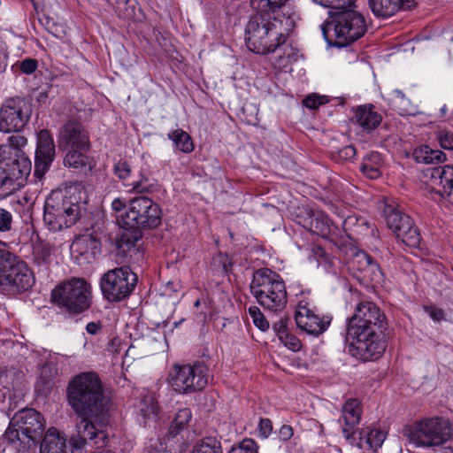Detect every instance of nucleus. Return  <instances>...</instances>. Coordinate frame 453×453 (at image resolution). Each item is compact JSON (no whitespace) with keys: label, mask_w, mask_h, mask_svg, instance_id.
<instances>
[{"label":"nucleus","mask_w":453,"mask_h":453,"mask_svg":"<svg viewBox=\"0 0 453 453\" xmlns=\"http://www.w3.org/2000/svg\"><path fill=\"white\" fill-rule=\"evenodd\" d=\"M288 0H250L257 11L246 26V46L257 54L275 53L274 68L281 70L297 60L296 50L286 40L295 27L294 18L283 8Z\"/></svg>","instance_id":"obj_1"},{"label":"nucleus","mask_w":453,"mask_h":453,"mask_svg":"<svg viewBox=\"0 0 453 453\" xmlns=\"http://www.w3.org/2000/svg\"><path fill=\"white\" fill-rule=\"evenodd\" d=\"M387 321L384 313L372 302H360L348 319L346 340L349 352L363 360L378 359L386 349L384 331Z\"/></svg>","instance_id":"obj_2"},{"label":"nucleus","mask_w":453,"mask_h":453,"mask_svg":"<svg viewBox=\"0 0 453 453\" xmlns=\"http://www.w3.org/2000/svg\"><path fill=\"white\" fill-rule=\"evenodd\" d=\"M68 403L77 416H96L107 412V397L96 373L82 372L70 381Z\"/></svg>","instance_id":"obj_3"},{"label":"nucleus","mask_w":453,"mask_h":453,"mask_svg":"<svg viewBox=\"0 0 453 453\" xmlns=\"http://www.w3.org/2000/svg\"><path fill=\"white\" fill-rule=\"evenodd\" d=\"M27 139L22 135H12L0 146V188L4 193H13L31 172V161L20 150Z\"/></svg>","instance_id":"obj_4"},{"label":"nucleus","mask_w":453,"mask_h":453,"mask_svg":"<svg viewBox=\"0 0 453 453\" xmlns=\"http://www.w3.org/2000/svg\"><path fill=\"white\" fill-rule=\"evenodd\" d=\"M81 192L72 188L57 189L46 197L43 207V222L47 228L58 232L73 226L81 216Z\"/></svg>","instance_id":"obj_5"},{"label":"nucleus","mask_w":453,"mask_h":453,"mask_svg":"<svg viewBox=\"0 0 453 453\" xmlns=\"http://www.w3.org/2000/svg\"><path fill=\"white\" fill-rule=\"evenodd\" d=\"M330 15L322 25V33L327 41L334 39V45L346 47L365 35L367 25L365 16L350 7L341 9Z\"/></svg>","instance_id":"obj_6"},{"label":"nucleus","mask_w":453,"mask_h":453,"mask_svg":"<svg viewBox=\"0 0 453 453\" xmlns=\"http://www.w3.org/2000/svg\"><path fill=\"white\" fill-rule=\"evenodd\" d=\"M45 432V420L35 409L19 411L11 419L4 437L18 451H28Z\"/></svg>","instance_id":"obj_7"},{"label":"nucleus","mask_w":453,"mask_h":453,"mask_svg":"<svg viewBox=\"0 0 453 453\" xmlns=\"http://www.w3.org/2000/svg\"><path fill=\"white\" fill-rule=\"evenodd\" d=\"M250 291L257 302L267 311L279 312L287 305L285 283L280 274L271 269L260 268L255 271Z\"/></svg>","instance_id":"obj_8"},{"label":"nucleus","mask_w":453,"mask_h":453,"mask_svg":"<svg viewBox=\"0 0 453 453\" xmlns=\"http://www.w3.org/2000/svg\"><path fill=\"white\" fill-rule=\"evenodd\" d=\"M403 435L417 447L440 446L451 436L449 420L443 418H425L403 428Z\"/></svg>","instance_id":"obj_9"},{"label":"nucleus","mask_w":453,"mask_h":453,"mask_svg":"<svg viewBox=\"0 0 453 453\" xmlns=\"http://www.w3.org/2000/svg\"><path fill=\"white\" fill-rule=\"evenodd\" d=\"M79 420L75 423L74 432L70 437V444L75 449H81L87 445L97 449L104 448L107 443V434L104 426L107 424V412L102 415L77 416Z\"/></svg>","instance_id":"obj_10"},{"label":"nucleus","mask_w":453,"mask_h":453,"mask_svg":"<svg viewBox=\"0 0 453 453\" xmlns=\"http://www.w3.org/2000/svg\"><path fill=\"white\" fill-rule=\"evenodd\" d=\"M162 211L159 205L148 196H141L131 199L125 214L122 226L130 229H152L161 224Z\"/></svg>","instance_id":"obj_11"},{"label":"nucleus","mask_w":453,"mask_h":453,"mask_svg":"<svg viewBox=\"0 0 453 453\" xmlns=\"http://www.w3.org/2000/svg\"><path fill=\"white\" fill-rule=\"evenodd\" d=\"M35 281L32 270L15 254L0 268V292L4 295L14 296L24 293Z\"/></svg>","instance_id":"obj_12"},{"label":"nucleus","mask_w":453,"mask_h":453,"mask_svg":"<svg viewBox=\"0 0 453 453\" xmlns=\"http://www.w3.org/2000/svg\"><path fill=\"white\" fill-rule=\"evenodd\" d=\"M138 277L129 266L108 270L100 279V288L104 299L119 303L129 297L134 290Z\"/></svg>","instance_id":"obj_13"},{"label":"nucleus","mask_w":453,"mask_h":453,"mask_svg":"<svg viewBox=\"0 0 453 453\" xmlns=\"http://www.w3.org/2000/svg\"><path fill=\"white\" fill-rule=\"evenodd\" d=\"M52 300L71 313H81L89 307L90 286L81 278H73L57 286L51 293Z\"/></svg>","instance_id":"obj_14"},{"label":"nucleus","mask_w":453,"mask_h":453,"mask_svg":"<svg viewBox=\"0 0 453 453\" xmlns=\"http://www.w3.org/2000/svg\"><path fill=\"white\" fill-rule=\"evenodd\" d=\"M209 380V370L203 363L175 364L169 372V383L173 389L179 394L200 391L206 387Z\"/></svg>","instance_id":"obj_15"},{"label":"nucleus","mask_w":453,"mask_h":453,"mask_svg":"<svg viewBox=\"0 0 453 453\" xmlns=\"http://www.w3.org/2000/svg\"><path fill=\"white\" fill-rule=\"evenodd\" d=\"M383 212L387 226L398 239L410 247L419 245L421 235L409 215L403 213L393 204H386Z\"/></svg>","instance_id":"obj_16"},{"label":"nucleus","mask_w":453,"mask_h":453,"mask_svg":"<svg viewBox=\"0 0 453 453\" xmlns=\"http://www.w3.org/2000/svg\"><path fill=\"white\" fill-rule=\"evenodd\" d=\"M30 108L21 97L6 99L0 109V131L20 132L30 118Z\"/></svg>","instance_id":"obj_17"},{"label":"nucleus","mask_w":453,"mask_h":453,"mask_svg":"<svg viewBox=\"0 0 453 453\" xmlns=\"http://www.w3.org/2000/svg\"><path fill=\"white\" fill-rule=\"evenodd\" d=\"M56 157V146L50 133L41 130L37 134L36 150L35 154L34 176L38 180H43L49 172Z\"/></svg>","instance_id":"obj_18"},{"label":"nucleus","mask_w":453,"mask_h":453,"mask_svg":"<svg viewBox=\"0 0 453 453\" xmlns=\"http://www.w3.org/2000/svg\"><path fill=\"white\" fill-rule=\"evenodd\" d=\"M295 319L297 326L309 334L319 336L323 334L331 323V317L320 318L310 307L308 300H301L297 305Z\"/></svg>","instance_id":"obj_19"},{"label":"nucleus","mask_w":453,"mask_h":453,"mask_svg":"<svg viewBox=\"0 0 453 453\" xmlns=\"http://www.w3.org/2000/svg\"><path fill=\"white\" fill-rule=\"evenodd\" d=\"M58 143L61 150L89 149L88 134L79 121L69 119L59 129Z\"/></svg>","instance_id":"obj_20"},{"label":"nucleus","mask_w":453,"mask_h":453,"mask_svg":"<svg viewBox=\"0 0 453 453\" xmlns=\"http://www.w3.org/2000/svg\"><path fill=\"white\" fill-rule=\"evenodd\" d=\"M428 172L432 188L453 203V165L437 166L429 169Z\"/></svg>","instance_id":"obj_21"},{"label":"nucleus","mask_w":453,"mask_h":453,"mask_svg":"<svg viewBox=\"0 0 453 453\" xmlns=\"http://www.w3.org/2000/svg\"><path fill=\"white\" fill-rule=\"evenodd\" d=\"M362 408L358 399H349L342 406V418L344 420L342 434L346 439H350L358 431L357 425L361 418Z\"/></svg>","instance_id":"obj_22"},{"label":"nucleus","mask_w":453,"mask_h":453,"mask_svg":"<svg viewBox=\"0 0 453 453\" xmlns=\"http://www.w3.org/2000/svg\"><path fill=\"white\" fill-rule=\"evenodd\" d=\"M414 0H368V5L374 16L388 19L402 10L414 6Z\"/></svg>","instance_id":"obj_23"},{"label":"nucleus","mask_w":453,"mask_h":453,"mask_svg":"<svg viewBox=\"0 0 453 453\" xmlns=\"http://www.w3.org/2000/svg\"><path fill=\"white\" fill-rule=\"evenodd\" d=\"M310 229L314 234L332 242H335L338 237L342 238L335 223L331 221L327 215L322 211H313L311 213Z\"/></svg>","instance_id":"obj_24"},{"label":"nucleus","mask_w":453,"mask_h":453,"mask_svg":"<svg viewBox=\"0 0 453 453\" xmlns=\"http://www.w3.org/2000/svg\"><path fill=\"white\" fill-rule=\"evenodd\" d=\"M354 119L363 132L370 134L380 126L382 116L372 104H364L356 108Z\"/></svg>","instance_id":"obj_25"},{"label":"nucleus","mask_w":453,"mask_h":453,"mask_svg":"<svg viewBox=\"0 0 453 453\" xmlns=\"http://www.w3.org/2000/svg\"><path fill=\"white\" fill-rule=\"evenodd\" d=\"M40 453H70L65 436L54 427L49 428L41 442Z\"/></svg>","instance_id":"obj_26"},{"label":"nucleus","mask_w":453,"mask_h":453,"mask_svg":"<svg viewBox=\"0 0 453 453\" xmlns=\"http://www.w3.org/2000/svg\"><path fill=\"white\" fill-rule=\"evenodd\" d=\"M137 412L142 418L144 426L147 421L157 419L159 413V406L156 393L153 391H144L137 406Z\"/></svg>","instance_id":"obj_27"},{"label":"nucleus","mask_w":453,"mask_h":453,"mask_svg":"<svg viewBox=\"0 0 453 453\" xmlns=\"http://www.w3.org/2000/svg\"><path fill=\"white\" fill-rule=\"evenodd\" d=\"M65 150L67 152L64 157L65 166L77 171H82L87 166L90 168L89 158L85 153L88 149L70 148Z\"/></svg>","instance_id":"obj_28"},{"label":"nucleus","mask_w":453,"mask_h":453,"mask_svg":"<svg viewBox=\"0 0 453 453\" xmlns=\"http://www.w3.org/2000/svg\"><path fill=\"white\" fill-rule=\"evenodd\" d=\"M382 162L380 153L377 151L371 152L364 157L360 165V171L369 179H378L381 174L380 166L382 165Z\"/></svg>","instance_id":"obj_29"},{"label":"nucleus","mask_w":453,"mask_h":453,"mask_svg":"<svg viewBox=\"0 0 453 453\" xmlns=\"http://www.w3.org/2000/svg\"><path fill=\"white\" fill-rule=\"evenodd\" d=\"M412 157L418 164H438L445 160L446 155L441 150L423 145L414 150Z\"/></svg>","instance_id":"obj_30"},{"label":"nucleus","mask_w":453,"mask_h":453,"mask_svg":"<svg viewBox=\"0 0 453 453\" xmlns=\"http://www.w3.org/2000/svg\"><path fill=\"white\" fill-rule=\"evenodd\" d=\"M125 186L136 193H151L156 189V184L150 178L149 171L142 168L139 172L138 179L130 183H125Z\"/></svg>","instance_id":"obj_31"},{"label":"nucleus","mask_w":453,"mask_h":453,"mask_svg":"<svg viewBox=\"0 0 453 453\" xmlns=\"http://www.w3.org/2000/svg\"><path fill=\"white\" fill-rule=\"evenodd\" d=\"M176 150L183 153H190L194 150V144L190 135L184 130L178 128L167 134Z\"/></svg>","instance_id":"obj_32"},{"label":"nucleus","mask_w":453,"mask_h":453,"mask_svg":"<svg viewBox=\"0 0 453 453\" xmlns=\"http://www.w3.org/2000/svg\"><path fill=\"white\" fill-rule=\"evenodd\" d=\"M359 434V441L361 443H366L370 448L377 449L380 448L386 439V434L379 429H372L370 427L363 428L357 431Z\"/></svg>","instance_id":"obj_33"},{"label":"nucleus","mask_w":453,"mask_h":453,"mask_svg":"<svg viewBox=\"0 0 453 453\" xmlns=\"http://www.w3.org/2000/svg\"><path fill=\"white\" fill-rule=\"evenodd\" d=\"M128 229L129 228H127V231L123 232L117 240V247L123 253L127 252L131 248L134 247L135 243L142 237V230L131 229L132 231H128Z\"/></svg>","instance_id":"obj_34"},{"label":"nucleus","mask_w":453,"mask_h":453,"mask_svg":"<svg viewBox=\"0 0 453 453\" xmlns=\"http://www.w3.org/2000/svg\"><path fill=\"white\" fill-rule=\"evenodd\" d=\"M190 453H223L221 443L215 437H205L196 444Z\"/></svg>","instance_id":"obj_35"},{"label":"nucleus","mask_w":453,"mask_h":453,"mask_svg":"<svg viewBox=\"0 0 453 453\" xmlns=\"http://www.w3.org/2000/svg\"><path fill=\"white\" fill-rule=\"evenodd\" d=\"M394 107L401 115L411 114V102L400 89H393L389 94Z\"/></svg>","instance_id":"obj_36"},{"label":"nucleus","mask_w":453,"mask_h":453,"mask_svg":"<svg viewBox=\"0 0 453 453\" xmlns=\"http://www.w3.org/2000/svg\"><path fill=\"white\" fill-rule=\"evenodd\" d=\"M192 418L191 411L188 408L180 410L170 426L169 432L172 435L178 434Z\"/></svg>","instance_id":"obj_37"},{"label":"nucleus","mask_w":453,"mask_h":453,"mask_svg":"<svg viewBox=\"0 0 453 453\" xmlns=\"http://www.w3.org/2000/svg\"><path fill=\"white\" fill-rule=\"evenodd\" d=\"M363 277L373 284H380L383 280V273L378 263L372 260L369 267L365 269Z\"/></svg>","instance_id":"obj_38"},{"label":"nucleus","mask_w":453,"mask_h":453,"mask_svg":"<svg viewBox=\"0 0 453 453\" xmlns=\"http://www.w3.org/2000/svg\"><path fill=\"white\" fill-rule=\"evenodd\" d=\"M315 4L323 8L340 11L352 7L357 0H311Z\"/></svg>","instance_id":"obj_39"},{"label":"nucleus","mask_w":453,"mask_h":453,"mask_svg":"<svg viewBox=\"0 0 453 453\" xmlns=\"http://www.w3.org/2000/svg\"><path fill=\"white\" fill-rule=\"evenodd\" d=\"M373 258L366 252H357L352 260L353 268L364 273L365 269L369 267Z\"/></svg>","instance_id":"obj_40"},{"label":"nucleus","mask_w":453,"mask_h":453,"mask_svg":"<svg viewBox=\"0 0 453 453\" xmlns=\"http://www.w3.org/2000/svg\"><path fill=\"white\" fill-rule=\"evenodd\" d=\"M14 217L11 211L0 207V233H9L13 229Z\"/></svg>","instance_id":"obj_41"},{"label":"nucleus","mask_w":453,"mask_h":453,"mask_svg":"<svg viewBox=\"0 0 453 453\" xmlns=\"http://www.w3.org/2000/svg\"><path fill=\"white\" fill-rule=\"evenodd\" d=\"M249 313H250V317L252 318L254 325L258 329L265 332L269 328V323L265 319V316L262 314V312L258 307L250 306L249 308Z\"/></svg>","instance_id":"obj_42"},{"label":"nucleus","mask_w":453,"mask_h":453,"mask_svg":"<svg viewBox=\"0 0 453 453\" xmlns=\"http://www.w3.org/2000/svg\"><path fill=\"white\" fill-rule=\"evenodd\" d=\"M113 172L115 175L121 180L124 184L129 183V178L131 176L132 169L130 165L127 161H119L113 166Z\"/></svg>","instance_id":"obj_43"},{"label":"nucleus","mask_w":453,"mask_h":453,"mask_svg":"<svg viewBox=\"0 0 453 453\" xmlns=\"http://www.w3.org/2000/svg\"><path fill=\"white\" fill-rule=\"evenodd\" d=\"M228 453H258V446L252 439H245L237 446L232 447Z\"/></svg>","instance_id":"obj_44"},{"label":"nucleus","mask_w":453,"mask_h":453,"mask_svg":"<svg viewBox=\"0 0 453 453\" xmlns=\"http://www.w3.org/2000/svg\"><path fill=\"white\" fill-rule=\"evenodd\" d=\"M437 139L441 148L449 150H453V132L441 130L437 134Z\"/></svg>","instance_id":"obj_45"},{"label":"nucleus","mask_w":453,"mask_h":453,"mask_svg":"<svg viewBox=\"0 0 453 453\" xmlns=\"http://www.w3.org/2000/svg\"><path fill=\"white\" fill-rule=\"evenodd\" d=\"M76 245L86 246L87 248L91 249L92 253H96L100 249V242L91 234L84 235L80 238L76 243Z\"/></svg>","instance_id":"obj_46"},{"label":"nucleus","mask_w":453,"mask_h":453,"mask_svg":"<svg viewBox=\"0 0 453 453\" xmlns=\"http://www.w3.org/2000/svg\"><path fill=\"white\" fill-rule=\"evenodd\" d=\"M257 430L260 438L267 439L273 430V422L269 418H260Z\"/></svg>","instance_id":"obj_47"},{"label":"nucleus","mask_w":453,"mask_h":453,"mask_svg":"<svg viewBox=\"0 0 453 453\" xmlns=\"http://www.w3.org/2000/svg\"><path fill=\"white\" fill-rule=\"evenodd\" d=\"M326 102L327 100L326 99V96L313 94L307 96L303 99V104L306 108L317 109L319 106L326 104Z\"/></svg>","instance_id":"obj_48"},{"label":"nucleus","mask_w":453,"mask_h":453,"mask_svg":"<svg viewBox=\"0 0 453 453\" xmlns=\"http://www.w3.org/2000/svg\"><path fill=\"white\" fill-rule=\"evenodd\" d=\"M359 219L355 216H348L343 221H342V229L346 236L349 239H353V232H354V226H357Z\"/></svg>","instance_id":"obj_49"},{"label":"nucleus","mask_w":453,"mask_h":453,"mask_svg":"<svg viewBox=\"0 0 453 453\" xmlns=\"http://www.w3.org/2000/svg\"><path fill=\"white\" fill-rule=\"evenodd\" d=\"M280 342L288 347L289 349L293 351H297L301 348V342L300 340L296 337L295 335L291 334H284V336L280 339Z\"/></svg>","instance_id":"obj_50"},{"label":"nucleus","mask_w":453,"mask_h":453,"mask_svg":"<svg viewBox=\"0 0 453 453\" xmlns=\"http://www.w3.org/2000/svg\"><path fill=\"white\" fill-rule=\"evenodd\" d=\"M287 323H288L287 319H280V320H278L273 324V329L275 332V334L278 335L280 340L284 336V334H288Z\"/></svg>","instance_id":"obj_51"},{"label":"nucleus","mask_w":453,"mask_h":453,"mask_svg":"<svg viewBox=\"0 0 453 453\" xmlns=\"http://www.w3.org/2000/svg\"><path fill=\"white\" fill-rule=\"evenodd\" d=\"M37 68V62L32 58H27L20 64V70L22 73L27 74L33 73Z\"/></svg>","instance_id":"obj_52"},{"label":"nucleus","mask_w":453,"mask_h":453,"mask_svg":"<svg viewBox=\"0 0 453 453\" xmlns=\"http://www.w3.org/2000/svg\"><path fill=\"white\" fill-rule=\"evenodd\" d=\"M14 253L10 251V250L7 247V244L2 241H0V268L9 260V258H12Z\"/></svg>","instance_id":"obj_53"},{"label":"nucleus","mask_w":453,"mask_h":453,"mask_svg":"<svg viewBox=\"0 0 453 453\" xmlns=\"http://www.w3.org/2000/svg\"><path fill=\"white\" fill-rule=\"evenodd\" d=\"M293 428L289 425H283L278 432V437L282 441H288L293 436Z\"/></svg>","instance_id":"obj_54"},{"label":"nucleus","mask_w":453,"mask_h":453,"mask_svg":"<svg viewBox=\"0 0 453 453\" xmlns=\"http://www.w3.org/2000/svg\"><path fill=\"white\" fill-rule=\"evenodd\" d=\"M49 32L58 39H63L66 35L65 27L62 25L53 24L52 27L49 28Z\"/></svg>","instance_id":"obj_55"},{"label":"nucleus","mask_w":453,"mask_h":453,"mask_svg":"<svg viewBox=\"0 0 453 453\" xmlns=\"http://www.w3.org/2000/svg\"><path fill=\"white\" fill-rule=\"evenodd\" d=\"M356 155V149L353 146H345L340 150V157L344 159H351Z\"/></svg>","instance_id":"obj_56"},{"label":"nucleus","mask_w":453,"mask_h":453,"mask_svg":"<svg viewBox=\"0 0 453 453\" xmlns=\"http://www.w3.org/2000/svg\"><path fill=\"white\" fill-rule=\"evenodd\" d=\"M127 205L126 204L125 201L121 198H115L111 202V209L116 212H119L123 209L127 210Z\"/></svg>","instance_id":"obj_57"},{"label":"nucleus","mask_w":453,"mask_h":453,"mask_svg":"<svg viewBox=\"0 0 453 453\" xmlns=\"http://www.w3.org/2000/svg\"><path fill=\"white\" fill-rule=\"evenodd\" d=\"M86 330L88 334L95 335L102 330V325L100 322H89L86 326Z\"/></svg>","instance_id":"obj_58"},{"label":"nucleus","mask_w":453,"mask_h":453,"mask_svg":"<svg viewBox=\"0 0 453 453\" xmlns=\"http://www.w3.org/2000/svg\"><path fill=\"white\" fill-rule=\"evenodd\" d=\"M121 340L119 337H113L107 345V350L110 352H117Z\"/></svg>","instance_id":"obj_59"},{"label":"nucleus","mask_w":453,"mask_h":453,"mask_svg":"<svg viewBox=\"0 0 453 453\" xmlns=\"http://www.w3.org/2000/svg\"><path fill=\"white\" fill-rule=\"evenodd\" d=\"M109 4L115 7L118 10H121L122 5L129 4L130 0H106Z\"/></svg>","instance_id":"obj_60"},{"label":"nucleus","mask_w":453,"mask_h":453,"mask_svg":"<svg viewBox=\"0 0 453 453\" xmlns=\"http://www.w3.org/2000/svg\"><path fill=\"white\" fill-rule=\"evenodd\" d=\"M7 66L6 56L0 48V73H3Z\"/></svg>","instance_id":"obj_61"},{"label":"nucleus","mask_w":453,"mask_h":453,"mask_svg":"<svg viewBox=\"0 0 453 453\" xmlns=\"http://www.w3.org/2000/svg\"><path fill=\"white\" fill-rule=\"evenodd\" d=\"M314 253L318 257H326V251L321 247H317L314 250Z\"/></svg>","instance_id":"obj_62"},{"label":"nucleus","mask_w":453,"mask_h":453,"mask_svg":"<svg viewBox=\"0 0 453 453\" xmlns=\"http://www.w3.org/2000/svg\"><path fill=\"white\" fill-rule=\"evenodd\" d=\"M442 315L443 312L441 310H438L437 311L433 312L431 316L434 319L439 320L441 319Z\"/></svg>","instance_id":"obj_63"},{"label":"nucleus","mask_w":453,"mask_h":453,"mask_svg":"<svg viewBox=\"0 0 453 453\" xmlns=\"http://www.w3.org/2000/svg\"><path fill=\"white\" fill-rule=\"evenodd\" d=\"M166 289H170V290H172V291H173V292H176V291H177V288H174V283H173V282H171V281L167 282V284H166Z\"/></svg>","instance_id":"obj_64"}]
</instances>
